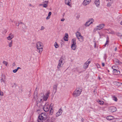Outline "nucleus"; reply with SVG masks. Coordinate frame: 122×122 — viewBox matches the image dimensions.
<instances>
[{
  "instance_id": "5701e85b",
  "label": "nucleus",
  "mask_w": 122,
  "mask_h": 122,
  "mask_svg": "<svg viewBox=\"0 0 122 122\" xmlns=\"http://www.w3.org/2000/svg\"><path fill=\"white\" fill-rule=\"evenodd\" d=\"M68 37V34H67V35H66V36H65L64 37V39L65 41H68V40L67 39V38Z\"/></svg>"
},
{
  "instance_id": "864d4df0",
  "label": "nucleus",
  "mask_w": 122,
  "mask_h": 122,
  "mask_svg": "<svg viewBox=\"0 0 122 122\" xmlns=\"http://www.w3.org/2000/svg\"><path fill=\"white\" fill-rule=\"evenodd\" d=\"M90 62H90V61H88V62H87L88 63V65L90 63Z\"/></svg>"
},
{
  "instance_id": "4d7b16f0",
  "label": "nucleus",
  "mask_w": 122,
  "mask_h": 122,
  "mask_svg": "<svg viewBox=\"0 0 122 122\" xmlns=\"http://www.w3.org/2000/svg\"><path fill=\"white\" fill-rule=\"evenodd\" d=\"M120 37L121 39H122V35Z\"/></svg>"
},
{
  "instance_id": "c9c22d12",
  "label": "nucleus",
  "mask_w": 122,
  "mask_h": 122,
  "mask_svg": "<svg viewBox=\"0 0 122 122\" xmlns=\"http://www.w3.org/2000/svg\"><path fill=\"white\" fill-rule=\"evenodd\" d=\"M3 20V18L1 16H0V22L1 21Z\"/></svg>"
},
{
  "instance_id": "338daca9",
  "label": "nucleus",
  "mask_w": 122,
  "mask_h": 122,
  "mask_svg": "<svg viewBox=\"0 0 122 122\" xmlns=\"http://www.w3.org/2000/svg\"><path fill=\"white\" fill-rule=\"evenodd\" d=\"M107 33H109V32H107Z\"/></svg>"
},
{
  "instance_id": "37998d69",
  "label": "nucleus",
  "mask_w": 122,
  "mask_h": 122,
  "mask_svg": "<svg viewBox=\"0 0 122 122\" xmlns=\"http://www.w3.org/2000/svg\"><path fill=\"white\" fill-rule=\"evenodd\" d=\"M102 65L103 66H105V64L104 63H102Z\"/></svg>"
},
{
  "instance_id": "6e6552de",
  "label": "nucleus",
  "mask_w": 122,
  "mask_h": 122,
  "mask_svg": "<svg viewBox=\"0 0 122 122\" xmlns=\"http://www.w3.org/2000/svg\"><path fill=\"white\" fill-rule=\"evenodd\" d=\"M109 110L111 112H114L116 111L117 109L114 106L109 107L108 108Z\"/></svg>"
},
{
  "instance_id": "423d86ee",
  "label": "nucleus",
  "mask_w": 122,
  "mask_h": 122,
  "mask_svg": "<svg viewBox=\"0 0 122 122\" xmlns=\"http://www.w3.org/2000/svg\"><path fill=\"white\" fill-rule=\"evenodd\" d=\"M49 92L47 91L45 95H44L43 94L41 93L39 94V96L40 97L41 96L42 97H43V98L44 100L45 101H46L47 100L49 96Z\"/></svg>"
},
{
  "instance_id": "20e7f679",
  "label": "nucleus",
  "mask_w": 122,
  "mask_h": 122,
  "mask_svg": "<svg viewBox=\"0 0 122 122\" xmlns=\"http://www.w3.org/2000/svg\"><path fill=\"white\" fill-rule=\"evenodd\" d=\"M82 91V88L81 87H79L73 92V95L75 97L78 96L81 94Z\"/></svg>"
},
{
  "instance_id": "393cba45",
  "label": "nucleus",
  "mask_w": 122,
  "mask_h": 122,
  "mask_svg": "<svg viewBox=\"0 0 122 122\" xmlns=\"http://www.w3.org/2000/svg\"><path fill=\"white\" fill-rule=\"evenodd\" d=\"M42 100V99L41 98H38L37 100V103L38 102H41V101Z\"/></svg>"
},
{
  "instance_id": "6e6d98bb",
  "label": "nucleus",
  "mask_w": 122,
  "mask_h": 122,
  "mask_svg": "<svg viewBox=\"0 0 122 122\" xmlns=\"http://www.w3.org/2000/svg\"><path fill=\"white\" fill-rule=\"evenodd\" d=\"M43 4H41L39 5L40 6H42V5L43 6Z\"/></svg>"
},
{
  "instance_id": "3c124183",
  "label": "nucleus",
  "mask_w": 122,
  "mask_h": 122,
  "mask_svg": "<svg viewBox=\"0 0 122 122\" xmlns=\"http://www.w3.org/2000/svg\"><path fill=\"white\" fill-rule=\"evenodd\" d=\"M117 48L116 47L115 48V49H114V50H115V51H117Z\"/></svg>"
},
{
  "instance_id": "ddd939ff",
  "label": "nucleus",
  "mask_w": 122,
  "mask_h": 122,
  "mask_svg": "<svg viewBox=\"0 0 122 122\" xmlns=\"http://www.w3.org/2000/svg\"><path fill=\"white\" fill-rule=\"evenodd\" d=\"M62 111L61 109H59L58 112L56 114V116L57 117H58L60 115L62 114Z\"/></svg>"
},
{
  "instance_id": "f3484780",
  "label": "nucleus",
  "mask_w": 122,
  "mask_h": 122,
  "mask_svg": "<svg viewBox=\"0 0 122 122\" xmlns=\"http://www.w3.org/2000/svg\"><path fill=\"white\" fill-rule=\"evenodd\" d=\"M114 118L113 117L111 116H108L107 117V119L109 120H111L113 119Z\"/></svg>"
},
{
  "instance_id": "cd10ccee",
  "label": "nucleus",
  "mask_w": 122,
  "mask_h": 122,
  "mask_svg": "<svg viewBox=\"0 0 122 122\" xmlns=\"http://www.w3.org/2000/svg\"><path fill=\"white\" fill-rule=\"evenodd\" d=\"M3 63L4 64H5L6 66H7V65L8 63L7 62L5 61H4L3 62Z\"/></svg>"
},
{
  "instance_id": "dca6fc26",
  "label": "nucleus",
  "mask_w": 122,
  "mask_h": 122,
  "mask_svg": "<svg viewBox=\"0 0 122 122\" xmlns=\"http://www.w3.org/2000/svg\"><path fill=\"white\" fill-rule=\"evenodd\" d=\"M95 3L97 6H98L100 5V1L99 0H96L95 2Z\"/></svg>"
},
{
  "instance_id": "a878e982",
  "label": "nucleus",
  "mask_w": 122,
  "mask_h": 122,
  "mask_svg": "<svg viewBox=\"0 0 122 122\" xmlns=\"http://www.w3.org/2000/svg\"><path fill=\"white\" fill-rule=\"evenodd\" d=\"M98 103L100 104L103 105L104 103V102L102 101H99L98 102Z\"/></svg>"
},
{
  "instance_id": "ea45409f",
  "label": "nucleus",
  "mask_w": 122,
  "mask_h": 122,
  "mask_svg": "<svg viewBox=\"0 0 122 122\" xmlns=\"http://www.w3.org/2000/svg\"><path fill=\"white\" fill-rule=\"evenodd\" d=\"M122 35L120 33H118L117 34V36L120 37Z\"/></svg>"
},
{
  "instance_id": "58836bf2",
  "label": "nucleus",
  "mask_w": 122,
  "mask_h": 122,
  "mask_svg": "<svg viewBox=\"0 0 122 122\" xmlns=\"http://www.w3.org/2000/svg\"><path fill=\"white\" fill-rule=\"evenodd\" d=\"M111 5V3H109L107 4V5L108 6H110Z\"/></svg>"
},
{
  "instance_id": "c85d7f7f",
  "label": "nucleus",
  "mask_w": 122,
  "mask_h": 122,
  "mask_svg": "<svg viewBox=\"0 0 122 122\" xmlns=\"http://www.w3.org/2000/svg\"><path fill=\"white\" fill-rule=\"evenodd\" d=\"M113 99L115 101H117V98L115 97V96H113Z\"/></svg>"
},
{
  "instance_id": "0eeeda50",
  "label": "nucleus",
  "mask_w": 122,
  "mask_h": 122,
  "mask_svg": "<svg viewBox=\"0 0 122 122\" xmlns=\"http://www.w3.org/2000/svg\"><path fill=\"white\" fill-rule=\"evenodd\" d=\"M105 26V25L103 24H101L98 25L97 26V27L94 29V31L100 30L102 29Z\"/></svg>"
},
{
  "instance_id": "09e8293b",
  "label": "nucleus",
  "mask_w": 122,
  "mask_h": 122,
  "mask_svg": "<svg viewBox=\"0 0 122 122\" xmlns=\"http://www.w3.org/2000/svg\"><path fill=\"white\" fill-rule=\"evenodd\" d=\"M20 69V67H18L16 69L18 71V70L19 69Z\"/></svg>"
},
{
  "instance_id": "5fc2aeb1",
  "label": "nucleus",
  "mask_w": 122,
  "mask_h": 122,
  "mask_svg": "<svg viewBox=\"0 0 122 122\" xmlns=\"http://www.w3.org/2000/svg\"><path fill=\"white\" fill-rule=\"evenodd\" d=\"M29 5L30 6H32V5L31 4H30Z\"/></svg>"
},
{
  "instance_id": "4be33fe9",
  "label": "nucleus",
  "mask_w": 122,
  "mask_h": 122,
  "mask_svg": "<svg viewBox=\"0 0 122 122\" xmlns=\"http://www.w3.org/2000/svg\"><path fill=\"white\" fill-rule=\"evenodd\" d=\"M72 44H76V40L75 39H73L72 40Z\"/></svg>"
},
{
  "instance_id": "9b49d317",
  "label": "nucleus",
  "mask_w": 122,
  "mask_h": 122,
  "mask_svg": "<svg viewBox=\"0 0 122 122\" xmlns=\"http://www.w3.org/2000/svg\"><path fill=\"white\" fill-rule=\"evenodd\" d=\"M14 37V35L12 33L10 34L8 37H7V38L8 40H10L12 39Z\"/></svg>"
},
{
  "instance_id": "2f4dec72",
  "label": "nucleus",
  "mask_w": 122,
  "mask_h": 122,
  "mask_svg": "<svg viewBox=\"0 0 122 122\" xmlns=\"http://www.w3.org/2000/svg\"><path fill=\"white\" fill-rule=\"evenodd\" d=\"M48 1H44L43 2V3H45V4H48Z\"/></svg>"
},
{
  "instance_id": "473e14b6",
  "label": "nucleus",
  "mask_w": 122,
  "mask_h": 122,
  "mask_svg": "<svg viewBox=\"0 0 122 122\" xmlns=\"http://www.w3.org/2000/svg\"><path fill=\"white\" fill-rule=\"evenodd\" d=\"M109 41L107 40L106 43L105 44V45H104V46L105 47L106 46V45L108 44V43Z\"/></svg>"
},
{
  "instance_id": "79ce46f5",
  "label": "nucleus",
  "mask_w": 122,
  "mask_h": 122,
  "mask_svg": "<svg viewBox=\"0 0 122 122\" xmlns=\"http://www.w3.org/2000/svg\"><path fill=\"white\" fill-rule=\"evenodd\" d=\"M92 20H93V21H91L90 23H89V24H90V25L92 24L93 22V20L92 19V20H91V21Z\"/></svg>"
},
{
  "instance_id": "a18cd8bd",
  "label": "nucleus",
  "mask_w": 122,
  "mask_h": 122,
  "mask_svg": "<svg viewBox=\"0 0 122 122\" xmlns=\"http://www.w3.org/2000/svg\"><path fill=\"white\" fill-rule=\"evenodd\" d=\"M80 16H79V15H77L76 17V18H77V19H78L79 17Z\"/></svg>"
},
{
  "instance_id": "69168bd1",
  "label": "nucleus",
  "mask_w": 122,
  "mask_h": 122,
  "mask_svg": "<svg viewBox=\"0 0 122 122\" xmlns=\"http://www.w3.org/2000/svg\"><path fill=\"white\" fill-rule=\"evenodd\" d=\"M51 112L50 113V114H51Z\"/></svg>"
},
{
  "instance_id": "39448f33",
  "label": "nucleus",
  "mask_w": 122,
  "mask_h": 122,
  "mask_svg": "<svg viewBox=\"0 0 122 122\" xmlns=\"http://www.w3.org/2000/svg\"><path fill=\"white\" fill-rule=\"evenodd\" d=\"M76 35L78 39L80 42H82L84 41V38L81 36V33L78 31L76 33Z\"/></svg>"
},
{
  "instance_id": "c756f323",
  "label": "nucleus",
  "mask_w": 122,
  "mask_h": 122,
  "mask_svg": "<svg viewBox=\"0 0 122 122\" xmlns=\"http://www.w3.org/2000/svg\"><path fill=\"white\" fill-rule=\"evenodd\" d=\"M47 4H43V6L44 7L46 8L47 6Z\"/></svg>"
},
{
  "instance_id": "774afa93",
  "label": "nucleus",
  "mask_w": 122,
  "mask_h": 122,
  "mask_svg": "<svg viewBox=\"0 0 122 122\" xmlns=\"http://www.w3.org/2000/svg\"><path fill=\"white\" fill-rule=\"evenodd\" d=\"M110 1H111L112 0H110Z\"/></svg>"
},
{
  "instance_id": "f8f14e48",
  "label": "nucleus",
  "mask_w": 122,
  "mask_h": 122,
  "mask_svg": "<svg viewBox=\"0 0 122 122\" xmlns=\"http://www.w3.org/2000/svg\"><path fill=\"white\" fill-rule=\"evenodd\" d=\"M114 62L117 65H121L122 62L120 61L119 60L117 59H115L114 60Z\"/></svg>"
},
{
  "instance_id": "a211bd4d",
  "label": "nucleus",
  "mask_w": 122,
  "mask_h": 122,
  "mask_svg": "<svg viewBox=\"0 0 122 122\" xmlns=\"http://www.w3.org/2000/svg\"><path fill=\"white\" fill-rule=\"evenodd\" d=\"M57 86L58 84H57L54 85L53 86V90L55 91V92L57 90Z\"/></svg>"
},
{
  "instance_id": "1a4fd4ad",
  "label": "nucleus",
  "mask_w": 122,
  "mask_h": 122,
  "mask_svg": "<svg viewBox=\"0 0 122 122\" xmlns=\"http://www.w3.org/2000/svg\"><path fill=\"white\" fill-rule=\"evenodd\" d=\"M64 60L63 59V58H61V59H60L59 61V63L58 65L57 66V68L58 69H59L63 65V64H62V61L63 60Z\"/></svg>"
},
{
  "instance_id": "6ab92c4d",
  "label": "nucleus",
  "mask_w": 122,
  "mask_h": 122,
  "mask_svg": "<svg viewBox=\"0 0 122 122\" xmlns=\"http://www.w3.org/2000/svg\"><path fill=\"white\" fill-rule=\"evenodd\" d=\"M114 67L115 66H113L112 67V69H113L114 71L113 72H115L116 71L117 74H119L120 73V71H119L117 70L116 69H115L114 68Z\"/></svg>"
},
{
  "instance_id": "b1692460",
  "label": "nucleus",
  "mask_w": 122,
  "mask_h": 122,
  "mask_svg": "<svg viewBox=\"0 0 122 122\" xmlns=\"http://www.w3.org/2000/svg\"><path fill=\"white\" fill-rule=\"evenodd\" d=\"M8 46L10 47H11L12 46V41H11V42L9 43L8 44Z\"/></svg>"
},
{
  "instance_id": "9d476101",
  "label": "nucleus",
  "mask_w": 122,
  "mask_h": 122,
  "mask_svg": "<svg viewBox=\"0 0 122 122\" xmlns=\"http://www.w3.org/2000/svg\"><path fill=\"white\" fill-rule=\"evenodd\" d=\"M91 0H84L83 4L84 6H86L88 5L90 3Z\"/></svg>"
},
{
  "instance_id": "c03bdc74",
  "label": "nucleus",
  "mask_w": 122,
  "mask_h": 122,
  "mask_svg": "<svg viewBox=\"0 0 122 122\" xmlns=\"http://www.w3.org/2000/svg\"><path fill=\"white\" fill-rule=\"evenodd\" d=\"M23 28L24 29H25L26 28V27L25 25H24L23 26Z\"/></svg>"
},
{
  "instance_id": "2eb2a0df",
  "label": "nucleus",
  "mask_w": 122,
  "mask_h": 122,
  "mask_svg": "<svg viewBox=\"0 0 122 122\" xmlns=\"http://www.w3.org/2000/svg\"><path fill=\"white\" fill-rule=\"evenodd\" d=\"M71 2V0H65V4L66 5L70 6L71 5L70 4V3Z\"/></svg>"
},
{
  "instance_id": "a19ab883",
  "label": "nucleus",
  "mask_w": 122,
  "mask_h": 122,
  "mask_svg": "<svg viewBox=\"0 0 122 122\" xmlns=\"http://www.w3.org/2000/svg\"><path fill=\"white\" fill-rule=\"evenodd\" d=\"M12 66H15V63H13L12 64Z\"/></svg>"
},
{
  "instance_id": "680f3d73",
  "label": "nucleus",
  "mask_w": 122,
  "mask_h": 122,
  "mask_svg": "<svg viewBox=\"0 0 122 122\" xmlns=\"http://www.w3.org/2000/svg\"><path fill=\"white\" fill-rule=\"evenodd\" d=\"M108 30V31H109V30H108H108Z\"/></svg>"
},
{
  "instance_id": "bb28decb",
  "label": "nucleus",
  "mask_w": 122,
  "mask_h": 122,
  "mask_svg": "<svg viewBox=\"0 0 122 122\" xmlns=\"http://www.w3.org/2000/svg\"><path fill=\"white\" fill-rule=\"evenodd\" d=\"M55 46L56 48H57L58 47V45L56 42L55 43Z\"/></svg>"
},
{
  "instance_id": "0e129e2a",
  "label": "nucleus",
  "mask_w": 122,
  "mask_h": 122,
  "mask_svg": "<svg viewBox=\"0 0 122 122\" xmlns=\"http://www.w3.org/2000/svg\"><path fill=\"white\" fill-rule=\"evenodd\" d=\"M117 83H119V82H117Z\"/></svg>"
},
{
  "instance_id": "49530a36",
  "label": "nucleus",
  "mask_w": 122,
  "mask_h": 122,
  "mask_svg": "<svg viewBox=\"0 0 122 122\" xmlns=\"http://www.w3.org/2000/svg\"><path fill=\"white\" fill-rule=\"evenodd\" d=\"M84 119H83L82 118L81 119V121L82 122H84Z\"/></svg>"
},
{
  "instance_id": "13d9d810",
  "label": "nucleus",
  "mask_w": 122,
  "mask_h": 122,
  "mask_svg": "<svg viewBox=\"0 0 122 122\" xmlns=\"http://www.w3.org/2000/svg\"><path fill=\"white\" fill-rule=\"evenodd\" d=\"M99 80L101 79V78L100 77H99Z\"/></svg>"
},
{
  "instance_id": "7ed1b4c3",
  "label": "nucleus",
  "mask_w": 122,
  "mask_h": 122,
  "mask_svg": "<svg viewBox=\"0 0 122 122\" xmlns=\"http://www.w3.org/2000/svg\"><path fill=\"white\" fill-rule=\"evenodd\" d=\"M45 104L44 105V107H43V109L44 111L45 112H47L49 111L50 108L51 109L50 112H51V110H52V105H53V104H51L50 106H49L48 103L46 102H46H45Z\"/></svg>"
},
{
  "instance_id": "7c9ffc66",
  "label": "nucleus",
  "mask_w": 122,
  "mask_h": 122,
  "mask_svg": "<svg viewBox=\"0 0 122 122\" xmlns=\"http://www.w3.org/2000/svg\"><path fill=\"white\" fill-rule=\"evenodd\" d=\"M45 28L44 27L42 26H41V30H43Z\"/></svg>"
},
{
  "instance_id": "bf43d9fd",
  "label": "nucleus",
  "mask_w": 122,
  "mask_h": 122,
  "mask_svg": "<svg viewBox=\"0 0 122 122\" xmlns=\"http://www.w3.org/2000/svg\"><path fill=\"white\" fill-rule=\"evenodd\" d=\"M96 44L95 43V47H96Z\"/></svg>"
},
{
  "instance_id": "412c9836",
  "label": "nucleus",
  "mask_w": 122,
  "mask_h": 122,
  "mask_svg": "<svg viewBox=\"0 0 122 122\" xmlns=\"http://www.w3.org/2000/svg\"><path fill=\"white\" fill-rule=\"evenodd\" d=\"M76 44H72L71 46V47L72 49L73 50H74L76 48Z\"/></svg>"
},
{
  "instance_id": "f03ea898",
  "label": "nucleus",
  "mask_w": 122,
  "mask_h": 122,
  "mask_svg": "<svg viewBox=\"0 0 122 122\" xmlns=\"http://www.w3.org/2000/svg\"><path fill=\"white\" fill-rule=\"evenodd\" d=\"M43 44L41 42L38 41L36 43V48L38 52L41 53L43 50Z\"/></svg>"
},
{
  "instance_id": "603ef678",
  "label": "nucleus",
  "mask_w": 122,
  "mask_h": 122,
  "mask_svg": "<svg viewBox=\"0 0 122 122\" xmlns=\"http://www.w3.org/2000/svg\"><path fill=\"white\" fill-rule=\"evenodd\" d=\"M120 24L121 25H122V20Z\"/></svg>"
},
{
  "instance_id": "e2e57ef3",
  "label": "nucleus",
  "mask_w": 122,
  "mask_h": 122,
  "mask_svg": "<svg viewBox=\"0 0 122 122\" xmlns=\"http://www.w3.org/2000/svg\"><path fill=\"white\" fill-rule=\"evenodd\" d=\"M108 72H109V70H108Z\"/></svg>"
},
{
  "instance_id": "4468645a",
  "label": "nucleus",
  "mask_w": 122,
  "mask_h": 122,
  "mask_svg": "<svg viewBox=\"0 0 122 122\" xmlns=\"http://www.w3.org/2000/svg\"><path fill=\"white\" fill-rule=\"evenodd\" d=\"M91 20H92V19H90L87 22H86V23L85 24V26L86 27H87L89 26L90 25V24H89V22L90 21H91Z\"/></svg>"
},
{
  "instance_id": "052dcab7",
  "label": "nucleus",
  "mask_w": 122,
  "mask_h": 122,
  "mask_svg": "<svg viewBox=\"0 0 122 122\" xmlns=\"http://www.w3.org/2000/svg\"><path fill=\"white\" fill-rule=\"evenodd\" d=\"M99 33V35H100V36H101V35L100 34V33Z\"/></svg>"
},
{
  "instance_id": "4c0bfd02",
  "label": "nucleus",
  "mask_w": 122,
  "mask_h": 122,
  "mask_svg": "<svg viewBox=\"0 0 122 122\" xmlns=\"http://www.w3.org/2000/svg\"><path fill=\"white\" fill-rule=\"evenodd\" d=\"M51 12H50L49 13V14H48V15H49V16H50L51 15Z\"/></svg>"
},
{
  "instance_id": "de8ad7c7",
  "label": "nucleus",
  "mask_w": 122,
  "mask_h": 122,
  "mask_svg": "<svg viewBox=\"0 0 122 122\" xmlns=\"http://www.w3.org/2000/svg\"><path fill=\"white\" fill-rule=\"evenodd\" d=\"M65 19H61V21H63Z\"/></svg>"
},
{
  "instance_id": "f257e3e1",
  "label": "nucleus",
  "mask_w": 122,
  "mask_h": 122,
  "mask_svg": "<svg viewBox=\"0 0 122 122\" xmlns=\"http://www.w3.org/2000/svg\"><path fill=\"white\" fill-rule=\"evenodd\" d=\"M47 118L46 114L45 113H42L40 115L37 119L38 122H43V120H46Z\"/></svg>"
},
{
  "instance_id": "8fccbe9b",
  "label": "nucleus",
  "mask_w": 122,
  "mask_h": 122,
  "mask_svg": "<svg viewBox=\"0 0 122 122\" xmlns=\"http://www.w3.org/2000/svg\"><path fill=\"white\" fill-rule=\"evenodd\" d=\"M109 37L108 36L107 37V40L109 41Z\"/></svg>"
},
{
  "instance_id": "72a5a7b5",
  "label": "nucleus",
  "mask_w": 122,
  "mask_h": 122,
  "mask_svg": "<svg viewBox=\"0 0 122 122\" xmlns=\"http://www.w3.org/2000/svg\"><path fill=\"white\" fill-rule=\"evenodd\" d=\"M17 71H18L16 69H15V70H13V72L14 73H16V72Z\"/></svg>"
},
{
  "instance_id": "aec40b11",
  "label": "nucleus",
  "mask_w": 122,
  "mask_h": 122,
  "mask_svg": "<svg viewBox=\"0 0 122 122\" xmlns=\"http://www.w3.org/2000/svg\"><path fill=\"white\" fill-rule=\"evenodd\" d=\"M88 64L87 62V61H86L85 62L83 66V67L84 68H86L88 67Z\"/></svg>"
},
{
  "instance_id": "f704fd0d",
  "label": "nucleus",
  "mask_w": 122,
  "mask_h": 122,
  "mask_svg": "<svg viewBox=\"0 0 122 122\" xmlns=\"http://www.w3.org/2000/svg\"><path fill=\"white\" fill-rule=\"evenodd\" d=\"M50 16H49V15H48V16L46 17V20H48L50 19Z\"/></svg>"
},
{
  "instance_id": "e433bc0d",
  "label": "nucleus",
  "mask_w": 122,
  "mask_h": 122,
  "mask_svg": "<svg viewBox=\"0 0 122 122\" xmlns=\"http://www.w3.org/2000/svg\"><path fill=\"white\" fill-rule=\"evenodd\" d=\"M96 65H97V67L98 68H100V65L98 64H96Z\"/></svg>"
}]
</instances>
